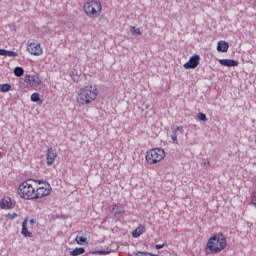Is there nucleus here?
<instances>
[{
  "label": "nucleus",
  "instance_id": "obj_10",
  "mask_svg": "<svg viewBox=\"0 0 256 256\" xmlns=\"http://www.w3.org/2000/svg\"><path fill=\"white\" fill-rule=\"evenodd\" d=\"M199 55L190 57L189 61L184 64V69H196L199 66Z\"/></svg>",
  "mask_w": 256,
  "mask_h": 256
},
{
  "label": "nucleus",
  "instance_id": "obj_7",
  "mask_svg": "<svg viewBox=\"0 0 256 256\" xmlns=\"http://www.w3.org/2000/svg\"><path fill=\"white\" fill-rule=\"evenodd\" d=\"M27 51L30 55H35L36 57L43 55V48L41 47V44L34 42L27 43Z\"/></svg>",
  "mask_w": 256,
  "mask_h": 256
},
{
  "label": "nucleus",
  "instance_id": "obj_28",
  "mask_svg": "<svg viewBox=\"0 0 256 256\" xmlns=\"http://www.w3.org/2000/svg\"><path fill=\"white\" fill-rule=\"evenodd\" d=\"M136 256H153V253L147 251H140L136 253Z\"/></svg>",
  "mask_w": 256,
  "mask_h": 256
},
{
  "label": "nucleus",
  "instance_id": "obj_24",
  "mask_svg": "<svg viewBox=\"0 0 256 256\" xmlns=\"http://www.w3.org/2000/svg\"><path fill=\"white\" fill-rule=\"evenodd\" d=\"M130 33L132 35H141V29L136 28L135 26H130Z\"/></svg>",
  "mask_w": 256,
  "mask_h": 256
},
{
  "label": "nucleus",
  "instance_id": "obj_20",
  "mask_svg": "<svg viewBox=\"0 0 256 256\" xmlns=\"http://www.w3.org/2000/svg\"><path fill=\"white\" fill-rule=\"evenodd\" d=\"M83 253H85V248L83 247L75 248L74 250L70 251V255L72 256L83 255Z\"/></svg>",
  "mask_w": 256,
  "mask_h": 256
},
{
  "label": "nucleus",
  "instance_id": "obj_27",
  "mask_svg": "<svg viewBox=\"0 0 256 256\" xmlns=\"http://www.w3.org/2000/svg\"><path fill=\"white\" fill-rule=\"evenodd\" d=\"M197 117H198V119H199L200 121H204V122L207 121V115H205V113H203V112H199V113L197 114Z\"/></svg>",
  "mask_w": 256,
  "mask_h": 256
},
{
  "label": "nucleus",
  "instance_id": "obj_11",
  "mask_svg": "<svg viewBox=\"0 0 256 256\" xmlns=\"http://www.w3.org/2000/svg\"><path fill=\"white\" fill-rule=\"evenodd\" d=\"M46 159L47 165L55 163V159H57V151H55L53 148H48Z\"/></svg>",
  "mask_w": 256,
  "mask_h": 256
},
{
  "label": "nucleus",
  "instance_id": "obj_19",
  "mask_svg": "<svg viewBox=\"0 0 256 256\" xmlns=\"http://www.w3.org/2000/svg\"><path fill=\"white\" fill-rule=\"evenodd\" d=\"M75 241L77 243V245H86L87 242V237L81 236V235H77L75 238Z\"/></svg>",
  "mask_w": 256,
  "mask_h": 256
},
{
  "label": "nucleus",
  "instance_id": "obj_21",
  "mask_svg": "<svg viewBox=\"0 0 256 256\" xmlns=\"http://www.w3.org/2000/svg\"><path fill=\"white\" fill-rule=\"evenodd\" d=\"M24 73H25V70H23L22 67L17 66L14 68L15 77H23Z\"/></svg>",
  "mask_w": 256,
  "mask_h": 256
},
{
  "label": "nucleus",
  "instance_id": "obj_9",
  "mask_svg": "<svg viewBox=\"0 0 256 256\" xmlns=\"http://www.w3.org/2000/svg\"><path fill=\"white\" fill-rule=\"evenodd\" d=\"M110 212L116 219H121L125 215V208L121 204H113L110 207Z\"/></svg>",
  "mask_w": 256,
  "mask_h": 256
},
{
  "label": "nucleus",
  "instance_id": "obj_30",
  "mask_svg": "<svg viewBox=\"0 0 256 256\" xmlns=\"http://www.w3.org/2000/svg\"><path fill=\"white\" fill-rule=\"evenodd\" d=\"M99 23H101V25H106V23H109V20L107 19V17L101 16L99 18Z\"/></svg>",
  "mask_w": 256,
  "mask_h": 256
},
{
  "label": "nucleus",
  "instance_id": "obj_3",
  "mask_svg": "<svg viewBox=\"0 0 256 256\" xmlns=\"http://www.w3.org/2000/svg\"><path fill=\"white\" fill-rule=\"evenodd\" d=\"M37 183L35 179H28L23 181L18 187V195H20L21 199H25L26 201H31L35 199V187L34 185Z\"/></svg>",
  "mask_w": 256,
  "mask_h": 256
},
{
  "label": "nucleus",
  "instance_id": "obj_18",
  "mask_svg": "<svg viewBox=\"0 0 256 256\" xmlns=\"http://www.w3.org/2000/svg\"><path fill=\"white\" fill-rule=\"evenodd\" d=\"M31 101L33 103H38V105H41L43 103V100H41V97H40L39 93H37V92H34L31 95Z\"/></svg>",
  "mask_w": 256,
  "mask_h": 256
},
{
  "label": "nucleus",
  "instance_id": "obj_29",
  "mask_svg": "<svg viewBox=\"0 0 256 256\" xmlns=\"http://www.w3.org/2000/svg\"><path fill=\"white\" fill-rule=\"evenodd\" d=\"M42 33H46V35H51V28L47 26H43L41 29Z\"/></svg>",
  "mask_w": 256,
  "mask_h": 256
},
{
  "label": "nucleus",
  "instance_id": "obj_8",
  "mask_svg": "<svg viewBox=\"0 0 256 256\" xmlns=\"http://www.w3.org/2000/svg\"><path fill=\"white\" fill-rule=\"evenodd\" d=\"M24 83H26V87H39L41 78L38 75H26Z\"/></svg>",
  "mask_w": 256,
  "mask_h": 256
},
{
  "label": "nucleus",
  "instance_id": "obj_36",
  "mask_svg": "<svg viewBox=\"0 0 256 256\" xmlns=\"http://www.w3.org/2000/svg\"><path fill=\"white\" fill-rule=\"evenodd\" d=\"M30 225H35V219L30 220Z\"/></svg>",
  "mask_w": 256,
  "mask_h": 256
},
{
  "label": "nucleus",
  "instance_id": "obj_12",
  "mask_svg": "<svg viewBox=\"0 0 256 256\" xmlns=\"http://www.w3.org/2000/svg\"><path fill=\"white\" fill-rule=\"evenodd\" d=\"M219 63L223 67H237L239 65V61L233 59H220Z\"/></svg>",
  "mask_w": 256,
  "mask_h": 256
},
{
  "label": "nucleus",
  "instance_id": "obj_2",
  "mask_svg": "<svg viewBox=\"0 0 256 256\" xmlns=\"http://www.w3.org/2000/svg\"><path fill=\"white\" fill-rule=\"evenodd\" d=\"M97 95H99L97 87L88 85L80 89L76 101L79 105H91L97 99Z\"/></svg>",
  "mask_w": 256,
  "mask_h": 256
},
{
  "label": "nucleus",
  "instance_id": "obj_34",
  "mask_svg": "<svg viewBox=\"0 0 256 256\" xmlns=\"http://www.w3.org/2000/svg\"><path fill=\"white\" fill-rule=\"evenodd\" d=\"M36 183H38V185H43V186H45V183H47V182H45V181H43V180H36Z\"/></svg>",
  "mask_w": 256,
  "mask_h": 256
},
{
  "label": "nucleus",
  "instance_id": "obj_14",
  "mask_svg": "<svg viewBox=\"0 0 256 256\" xmlns=\"http://www.w3.org/2000/svg\"><path fill=\"white\" fill-rule=\"evenodd\" d=\"M172 135H171V139L174 143H177V134H183V127L180 126H172Z\"/></svg>",
  "mask_w": 256,
  "mask_h": 256
},
{
  "label": "nucleus",
  "instance_id": "obj_6",
  "mask_svg": "<svg viewBox=\"0 0 256 256\" xmlns=\"http://www.w3.org/2000/svg\"><path fill=\"white\" fill-rule=\"evenodd\" d=\"M51 184L44 182V186H40L35 190L34 199H43L51 195Z\"/></svg>",
  "mask_w": 256,
  "mask_h": 256
},
{
  "label": "nucleus",
  "instance_id": "obj_4",
  "mask_svg": "<svg viewBox=\"0 0 256 256\" xmlns=\"http://www.w3.org/2000/svg\"><path fill=\"white\" fill-rule=\"evenodd\" d=\"M83 9L88 17L95 19V17H99L101 15L103 6L101 5V1L92 0L90 2H86Z\"/></svg>",
  "mask_w": 256,
  "mask_h": 256
},
{
  "label": "nucleus",
  "instance_id": "obj_16",
  "mask_svg": "<svg viewBox=\"0 0 256 256\" xmlns=\"http://www.w3.org/2000/svg\"><path fill=\"white\" fill-rule=\"evenodd\" d=\"M0 209H13V203H11V198H3L0 201Z\"/></svg>",
  "mask_w": 256,
  "mask_h": 256
},
{
  "label": "nucleus",
  "instance_id": "obj_31",
  "mask_svg": "<svg viewBox=\"0 0 256 256\" xmlns=\"http://www.w3.org/2000/svg\"><path fill=\"white\" fill-rule=\"evenodd\" d=\"M209 165H211V162L209 160H204L201 162V167H204L205 169L209 168Z\"/></svg>",
  "mask_w": 256,
  "mask_h": 256
},
{
  "label": "nucleus",
  "instance_id": "obj_33",
  "mask_svg": "<svg viewBox=\"0 0 256 256\" xmlns=\"http://www.w3.org/2000/svg\"><path fill=\"white\" fill-rule=\"evenodd\" d=\"M252 205H254V207H256V192L252 196Z\"/></svg>",
  "mask_w": 256,
  "mask_h": 256
},
{
  "label": "nucleus",
  "instance_id": "obj_17",
  "mask_svg": "<svg viewBox=\"0 0 256 256\" xmlns=\"http://www.w3.org/2000/svg\"><path fill=\"white\" fill-rule=\"evenodd\" d=\"M143 233H145V227L143 225H140L132 232V237H134V239H137V237H141Z\"/></svg>",
  "mask_w": 256,
  "mask_h": 256
},
{
  "label": "nucleus",
  "instance_id": "obj_37",
  "mask_svg": "<svg viewBox=\"0 0 256 256\" xmlns=\"http://www.w3.org/2000/svg\"><path fill=\"white\" fill-rule=\"evenodd\" d=\"M149 107H151V105H149V104L145 105V109H149Z\"/></svg>",
  "mask_w": 256,
  "mask_h": 256
},
{
  "label": "nucleus",
  "instance_id": "obj_13",
  "mask_svg": "<svg viewBox=\"0 0 256 256\" xmlns=\"http://www.w3.org/2000/svg\"><path fill=\"white\" fill-rule=\"evenodd\" d=\"M217 51L218 53H227V51H229V42L226 41H219L217 43Z\"/></svg>",
  "mask_w": 256,
  "mask_h": 256
},
{
  "label": "nucleus",
  "instance_id": "obj_5",
  "mask_svg": "<svg viewBox=\"0 0 256 256\" xmlns=\"http://www.w3.org/2000/svg\"><path fill=\"white\" fill-rule=\"evenodd\" d=\"M165 159V150L161 148H153L146 152V162L149 165H155Z\"/></svg>",
  "mask_w": 256,
  "mask_h": 256
},
{
  "label": "nucleus",
  "instance_id": "obj_26",
  "mask_svg": "<svg viewBox=\"0 0 256 256\" xmlns=\"http://www.w3.org/2000/svg\"><path fill=\"white\" fill-rule=\"evenodd\" d=\"M18 215L17 213H8L6 216H5V219H9L10 221H13V219H17Z\"/></svg>",
  "mask_w": 256,
  "mask_h": 256
},
{
  "label": "nucleus",
  "instance_id": "obj_32",
  "mask_svg": "<svg viewBox=\"0 0 256 256\" xmlns=\"http://www.w3.org/2000/svg\"><path fill=\"white\" fill-rule=\"evenodd\" d=\"M163 247H167V243H163V244H156L155 245V249L159 250V249H163Z\"/></svg>",
  "mask_w": 256,
  "mask_h": 256
},
{
  "label": "nucleus",
  "instance_id": "obj_1",
  "mask_svg": "<svg viewBox=\"0 0 256 256\" xmlns=\"http://www.w3.org/2000/svg\"><path fill=\"white\" fill-rule=\"evenodd\" d=\"M227 247V239L223 234H214L208 239L204 252L206 255H216Z\"/></svg>",
  "mask_w": 256,
  "mask_h": 256
},
{
  "label": "nucleus",
  "instance_id": "obj_23",
  "mask_svg": "<svg viewBox=\"0 0 256 256\" xmlns=\"http://www.w3.org/2000/svg\"><path fill=\"white\" fill-rule=\"evenodd\" d=\"M109 253H111V250L107 249L89 252V255H109Z\"/></svg>",
  "mask_w": 256,
  "mask_h": 256
},
{
  "label": "nucleus",
  "instance_id": "obj_35",
  "mask_svg": "<svg viewBox=\"0 0 256 256\" xmlns=\"http://www.w3.org/2000/svg\"><path fill=\"white\" fill-rule=\"evenodd\" d=\"M5 49H0V56L2 55L3 57H5Z\"/></svg>",
  "mask_w": 256,
  "mask_h": 256
},
{
  "label": "nucleus",
  "instance_id": "obj_22",
  "mask_svg": "<svg viewBox=\"0 0 256 256\" xmlns=\"http://www.w3.org/2000/svg\"><path fill=\"white\" fill-rule=\"evenodd\" d=\"M0 91L1 93H8V91H11V84L9 83L0 84Z\"/></svg>",
  "mask_w": 256,
  "mask_h": 256
},
{
  "label": "nucleus",
  "instance_id": "obj_15",
  "mask_svg": "<svg viewBox=\"0 0 256 256\" xmlns=\"http://www.w3.org/2000/svg\"><path fill=\"white\" fill-rule=\"evenodd\" d=\"M28 221H29V218H25L22 222L21 234L23 235V237H33V234L29 232V230L27 229Z\"/></svg>",
  "mask_w": 256,
  "mask_h": 256
},
{
  "label": "nucleus",
  "instance_id": "obj_25",
  "mask_svg": "<svg viewBox=\"0 0 256 256\" xmlns=\"http://www.w3.org/2000/svg\"><path fill=\"white\" fill-rule=\"evenodd\" d=\"M17 52L11 51V50H6L5 51V56L4 57H17Z\"/></svg>",
  "mask_w": 256,
  "mask_h": 256
}]
</instances>
